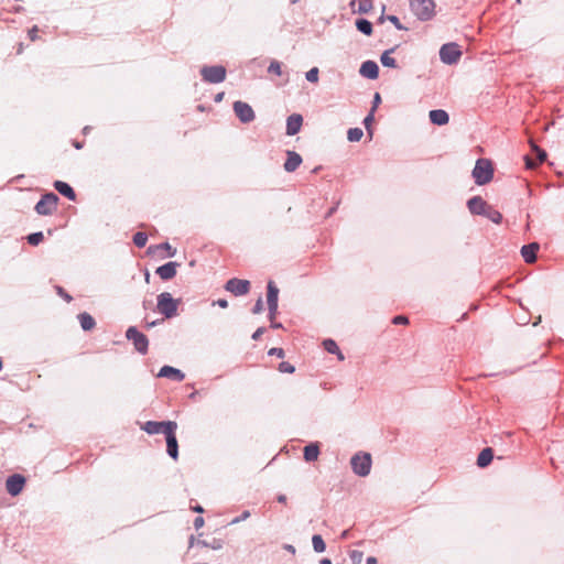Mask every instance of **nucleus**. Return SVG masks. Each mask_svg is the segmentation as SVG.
Segmentation results:
<instances>
[{"label": "nucleus", "mask_w": 564, "mask_h": 564, "mask_svg": "<svg viewBox=\"0 0 564 564\" xmlns=\"http://www.w3.org/2000/svg\"><path fill=\"white\" fill-rule=\"evenodd\" d=\"M350 466L354 471L359 477H366L371 471L372 459L371 455L366 452H358L350 458Z\"/></svg>", "instance_id": "nucleus-1"}, {"label": "nucleus", "mask_w": 564, "mask_h": 564, "mask_svg": "<svg viewBox=\"0 0 564 564\" xmlns=\"http://www.w3.org/2000/svg\"><path fill=\"white\" fill-rule=\"evenodd\" d=\"M180 300L173 299L171 293L163 292L158 295V311L165 317L172 318L177 315Z\"/></svg>", "instance_id": "nucleus-2"}, {"label": "nucleus", "mask_w": 564, "mask_h": 564, "mask_svg": "<svg viewBox=\"0 0 564 564\" xmlns=\"http://www.w3.org/2000/svg\"><path fill=\"white\" fill-rule=\"evenodd\" d=\"M494 169L491 163L488 160L479 159L475 167L473 170V177L475 183L478 185H484L488 183L492 178Z\"/></svg>", "instance_id": "nucleus-3"}, {"label": "nucleus", "mask_w": 564, "mask_h": 564, "mask_svg": "<svg viewBox=\"0 0 564 564\" xmlns=\"http://www.w3.org/2000/svg\"><path fill=\"white\" fill-rule=\"evenodd\" d=\"M410 7L413 14L422 21L430 20L434 14L433 0H410Z\"/></svg>", "instance_id": "nucleus-4"}, {"label": "nucleus", "mask_w": 564, "mask_h": 564, "mask_svg": "<svg viewBox=\"0 0 564 564\" xmlns=\"http://www.w3.org/2000/svg\"><path fill=\"white\" fill-rule=\"evenodd\" d=\"M226 68L221 65L203 66L200 75L204 82L209 84H219L226 79Z\"/></svg>", "instance_id": "nucleus-5"}, {"label": "nucleus", "mask_w": 564, "mask_h": 564, "mask_svg": "<svg viewBox=\"0 0 564 564\" xmlns=\"http://www.w3.org/2000/svg\"><path fill=\"white\" fill-rule=\"evenodd\" d=\"M58 196L52 192L46 193L35 205V212L39 215L47 216L52 215L57 207Z\"/></svg>", "instance_id": "nucleus-6"}, {"label": "nucleus", "mask_w": 564, "mask_h": 564, "mask_svg": "<svg viewBox=\"0 0 564 564\" xmlns=\"http://www.w3.org/2000/svg\"><path fill=\"white\" fill-rule=\"evenodd\" d=\"M141 429L150 435L160 434V433L166 435V433L170 430L177 429V423L174 421H163V422L148 421L141 426Z\"/></svg>", "instance_id": "nucleus-7"}, {"label": "nucleus", "mask_w": 564, "mask_h": 564, "mask_svg": "<svg viewBox=\"0 0 564 564\" xmlns=\"http://www.w3.org/2000/svg\"><path fill=\"white\" fill-rule=\"evenodd\" d=\"M462 56V51L456 43L444 44L440 50V58L444 64H456Z\"/></svg>", "instance_id": "nucleus-8"}, {"label": "nucleus", "mask_w": 564, "mask_h": 564, "mask_svg": "<svg viewBox=\"0 0 564 564\" xmlns=\"http://www.w3.org/2000/svg\"><path fill=\"white\" fill-rule=\"evenodd\" d=\"M126 337L127 339L132 340L137 351L143 355L147 354L149 340L144 334L137 329V327L130 326L126 332Z\"/></svg>", "instance_id": "nucleus-9"}, {"label": "nucleus", "mask_w": 564, "mask_h": 564, "mask_svg": "<svg viewBox=\"0 0 564 564\" xmlns=\"http://www.w3.org/2000/svg\"><path fill=\"white\" fill-rule=\"evenodd\" d=\"M279 289L274 282L270 281L267 286V303L269 307V318L273 321L278 314Z\"/></svg>", "instance_id": "nucleus-10"}, {"label": "nucleus", "mask_w": 564, "mask_h": 564, "mask_svg": "<svg viewBox=\"0 0 564 564\" xmlns=\"http://www.w3.org/2000/svg\"><path fill=\"white\" fill-rule=\"evenodd\" d=\"M234 111L242 123H249L256 117L252 107L240 100L234 102Z\"/></svg>", "instance_id": "nucleus-11"}, {"label": "nucleus", "mask_w": 564, "mask_h": 564, "mask_svg": "<svg viewBox=\"0 0 564 564\" xmlns=\"http://www.w3.org/2000/svg\"><path fill=\"white\" fill-rule=\"evenodd\" d=\"M225 289L236 296L245 295L249 292L250 282L234 278L227 281Z\"/></svg>", "instance_id": "nucleus-12"}, {"label": "nucleus", "mask_w": 564, "mask_h": 564, "mask_svg": "<svg viewBox=\"0 0 564 564\" xmlns=\"http://www.w3.org/2000/svg\"><path fill=\"white\" fill-rule=\"evenodd\" d=\"M25 484V478L19 474H14L10 477H8L6 481V489L7 491L15 497L23 490Z\"/></svg>", "instance_id": "nucleus-13"}, {"label": "nucleus", "mask_w": 564, "mask_h": 564, "mask_svg": "<svg viewBox=\"0 0 564 564\" xmlns=\"http://www.w3.org/2000/svg\"><path fill=\"white\" fill-rule=\"evenodd\" d=\"M359 74L368 79H377L379 76L378 64L373 61H366L359 68Z\"/></svg>", "instance_id": "nucleus-14"}, {"label": "nucleus", "mask_w": 564, "mask_h": 564, "mask_svg": "<svg viewBox=\"0 0 564 564\" xmlns=\"http://www.w3.org/2000/svg\"><path fill=\"white\" fill-rule=\"evenodd\" d=\"M488 206L489 205L487 204V202L484 200L480 196H474L469 198L467 202V207L469 212L474 215L484 216Z\"/></svg>", "instance_id": "nucleus-15"}, {"label": "nucleus", "mask_w": 564, "mask_h": 564, "mask_svg": "<svg viewBox=\"0 0 564 564\" xmlns=\"http://www.w3.org/2000/svg\"><path fill=\"white\" fill-rule=\"evenodd\" d=\"M158 377L167 378V379L181 382L184 380L185 375L177 368H174L172 366H163L160 369Z\"/></svg>", "instance_id": "nucleus-16"}, {"label": "nucleus", "mask_w": 564, "mask_h": 564, "mask_svg": "<svg viewBox=\"0 0 564 564\" xmlns=\"http://www.w3.org/2000/svg\"><path fill=\"white\" fill-rule=\"evenodd\" d=\"M303 117L299 113H293L286 119V134L295 135L302 127Z\"/></svg>", "instance_id": "nucleus-17"}, {"label": "nucleus", "mask_w": 564, "mask_h": 564, "mask_svg": "<svg viewBox=\"0 0 564 564\" xmlns=\"http://www.w3.org/2000/svg\"><path fill=\"white\" fill-rule=\"evenodd\" d=\"M178 265L177 262H167L156 269V274L162 280H171L175 276Z\"/></svg>", "instance_id": "nucleus-18"}, {"label": "nucleus", "mask_w": 564, "mask_h": 564, "mask_svg": "<svg viewBox=\"0 0 564 564\" xmlns=\"http://www.w3.org/2000/svg\"><path fill=\"white\" fill-rule=\"evenodd\" d=\"M175 431L176 430H170L166 433V435H165V438H166V451H167V454L173 459H176L177 456H178V445H177V440H176V436H175Z\"/></svg>", "instance_id": "nucleus-19"}, {"label": "nucleus", "mask_w": 564, "mask_h": 564, "mask_svg": "<svg viewBox=\"0 0 564 564\" xmlns=\"http://www.w3.org/2000/svg\"><path fill=\"white\" fill-rule=\"evenodd\" d=\"M302 163V158L294 151H288V159L284 163V170L286 172H294Z\"/></svg>", "instance_id": "nucleus-20"}, {"label": "nucleus", "mask_w": 564, "mask_h": 564, "mask_svg": "<svg viewBox=\"0 0 564 564\" xmlns=\"http://www.w3.org/2000/svg\"><path fill=\"white\" fill-rule=\"evenodd\" d=\"M539 250V245L536 242H532L525 245L521 248V256L524 261L528 263H533L536 260V251Z\"/></svg>", "instance_id": "nucleus-21"}, {"label": "nucleus", "mask_w": 564, "mask_h": 564, "mask_svg": "<svg viewBox=\"0 0 564 564\" xmlns=\"http://www.w3.org/2000/svg\"><path fill=\"white\" fill-rule=\"evenodd\" d=\"M429 118L436 126H444L448 122L449 116L445 110L435 109L429 112Z\"/></svg>", "instance_id": "nucleus-22"}, {"label": "nucleus", "mask_w": 564, "mask_h": 564, "mask_svg": "<svg viewBox=\"0 0 564 564\" xmlns=\"http://www.w3.org/2000/svg\"><path fill=\"white\" fill-rule=\"evenodd\" d=\"M54 188L62 194L63 196L67 197L70 200H75L76 194L70 185L63 181H55L54 182Z\"/></svg>", "instance_id": "nucleus-23"}, {"label": "nucleus", "mask_w": 564, "mask_h": 564, "mask_svg": "<svg viewBox=\"0 0 564 564\" xmlns=\"http://www.w3.org/2000/svg\"><path fill=\"white\" fill-rule=\"evenodd\" d=\"M319 455L318 443H310L304 447V459L306 462H315Z\"/></svg>", "instance_id": "nucleus-24"}, {"label": "nucleus", "mask_w": 564, "mask_h": 564, "mask_svg": "<svg viewBox=\"0 0 564 564\" xmlns=\"http://www.w3.org/2000/svg\"><path fill=\"white\" fill-rule=\"evenodd\" d=\"M78 319H79V323H80V327L85 332L91 330L96 326V322H95L94 317L90 314L86 313V312L80 313L78 315Z\"/></svg>", "instance_id": "nucleus-25"}, {"label": "nucleus", "mask_w": 564, "mask_h": 564, "mask_svg": "<svg viewBox=\"0 0 564 564\" xmlns=\"http://www.w3.org/2000/svg\"><path fill=\"white\" fill-rule=\"evenodd\" d=\"M494 458V452L490 447L484 448L477 458V465L479 467L488 466Z\"/></svg>", "instance_id": "nucleus-26"}, {"label": "nucleus", "mask_w": 564, "mask_h": 564, "mask_svg": "<svg viewBox=\"0 0 564 564\" xmlns=\"http://www.w3.org/2000/svg\"><path fill=\"white\" fill-rule=\"evenodd\" d=\"M323 346L327 352L335 354L338 356L339 360H344V355L340 352L337 344L333 339H325L323 341Z\"/></svg>", "instance_id": "nucleus-27"}, {"label": "nucleus", "mask_w": 564, "mask_h": 564, "mask_svg": "<svg viewBox=\"0 0 564 564\" xmlns=\"http://www.w3.org/2000/svg\"><path fill=\"white\" fill-rule=\"evenodd\" d=\"M355 24L359 32H361L365 35H371L372 24L370 21L366 19H357Z\"/></svg>", "instance_id": "nucleus-28"}, {"label": "nucleus", "mask_w": 564, "mask_h": 564, "mask_svg": "<svg viewBox=\"0 0 564 564\" xmlns=\"http://www.w3.org/2000/svg\"><path fill=\"white\" fill-rule=\"evenodd\" d=\"M394 51V48H390L384 51L380 56V62L386 67L395 68L397 62L393 57H391V53Z\"/></svg>", "instance_id": "nucleus-29"}, {"label": "nucleus", "mask_w": 564, "mask_h": 564, "mask_svg": "<svg viewBox=\"0 0 564 564\" xmlns=\"http://www.w3.org/2000/svg\"><path fill=\"white\" fill-rule=\"evenodd\" d=\"M484 216L495 224H500L502 220V215L490 205L487 207Z\"/></svg>", "instance_id": "nucleus-30"}, {"label": "nucleus", "mask_w": 564, "mask_h": 564, "mask_svg": "<svg viewBox=\"0 0 564 564\" xmlns=\"http://www.w3.org/2000/svg\"><path fill=\"white\" fill-rule=\"evenodd\" d=\"M313 549L316 553H323L326 549V544L321 535L315 534L312 538Z\"/></svg>", "instance_id": "nucleus-31"}, {"label": "nucleus", "mask_w": 564, "mask_h": 564, "mask_svg": "<svg viewBox=\"0 0 564 564\" xmlns=\"http://www.w3.org/2000/svg\"><path fill=\"white\" fill-rule=\"evenodd\" d=\"M364 135V131L360 128H350L347 131V139L350 142H357L359 141Z\"/></svg>", "instance_id": "nucleus-32"}, {"label": "nucleus", "mask_w": 564, "mask_h": 564, "mask_svg": "<svg viewBox=\"0 0 564 564\" xmlns=\"http://www.w3.org/2000/svg\"><path fill=\"white\" fill-rule=\"evenodd\" d=\"M148 241V236L145 232L138 231L133 236V242L137 247L142 248L145 246Z\"/></svg>", "instance_id": "nucleus-33"}, {"label": "nucleus", "mask_w": 564, "mask_h": 564, "mask_svg": "<svg viewBox=\"0 0 564 564\" xmlns=\"http://www.w3.org/2000/svg\"><path fill=\"white\" fill-rule=\"evenodd\" d=\"M318 74H319V70L317 67H313L311 68L310 70L306 72L305 74V78L307 82L310 83H317L318 82Z\"/></svg>", "instance_id": "nucleus-34"}, {"label": "nucleus", "mask_w": 564, "mask_h": 564, "mask_svg": "<svg viewBox=\"0 0 564 564\" xmlns=\"http://www.w3.org/2000/svg\"><path fill=\"white\" fill-rule=\"evenodd\" d=\"M43 232H33L28 236V242L32 246H37L43 240Z\"/></svg>", "instance_id": "nucleus-35"}, {"label": "nucleus", "mask_w": 564, "mask_h": 564, "mask_svg": "<svg viewBox=\"0 0 564 564\" xmlns=\"http://www.w3.org/2000/svg\"><path fill=\"white\" fill-rule=\"evenodd\" d=\"M531 148H532V151L535 153L538 161L540 163L544 162L546 159V152L544 150H542L541 148H539L533 142H531Z\"/></svg>", "instance_id": "nucleus-36"}, {"label": "nucleus", "mask_w": 564, "mask_h": 564, "mask_svg": "<svg viewBox=\"0 0 564 564\" xmlns=\"http://www.w3.org/2000/svg\"><path fill=\"white\" fill-rule=\"evenodd\" d=\"M268 72L278 76L282 75V64L278 61H272L268 67Z\"/></svg>", "instance_id": "nucleus-37"}, {"label": "nucleus", "mask_w": 564, "mask_h": 564, "mask_svg": "<svg viewBox=\"0 0 564 564\" xmlns=\"http://www.w3.org/2000/svg\"><path fill=\"white\" fill-rule=\"evenodd\" d=\"M373 113L375 112L370 111L369 115L364 119V124H365V128H366L370 139L372 138L371 124L375 120Z\"/></svg>", "instance_id": "nucleus-38"}, {"label": "nucleus", "mask_w": 564, "mask_h": 564, "mask_svg": "<svg viewBox=\"0 0 564 564\" xmlns=\"http://www.w3.org/2000/svg\"><path fill=\"white\" fill-rule=\"evenodd\" d=\"M349 557L352 564H360L364 560V553L358 550H352Z\"/></svg>", "instance_id": "nucleus-39"}, {"label": "nucleus", "mask_w": 564, "mask_h": 564, "mask_svg": "<svg viewBox=\"0 0 564 564\" xmlns=\"http://www.w3.org/2000/svg\"><path fill=\"white\" fill-rule=\"evenodd\" d=\"M279 370L281 372H284V373H293L295 368L294 366H292L291 364L289 362H285V361H282L280 365H279Z\"/></svg>", "instance_id": "nucleus-40"}, {"label": "nucleus", "mask_w": 564, "mask_h": 564, "mask_svg": "<svg viewBox=\"0 0 564 564\" xmlns=\"http://www.w3.org/2000/svg\"><path fill=\"white\" fill-rule=\"evenodd\" d=\"M155 248L166 250L170 257H174L176 253V249L172 248L169 242H163Z\"/></svg>", "instance_id": "nucleus-41"}, {"label": "nucleus", "mask_w": 564, "mask_h": 564, "mask_svg": "<svg viewBox=\"0 0 564 564\" xmlns=\"http://www.w3.org/2000/svg\"><path fill=\"white\" fill-rule=\"evenodd\" d=\"M250 517V512L248 510L243 511L239 517L232 519L230 521V524H237V523H240L245 520H247L248 518Z\"/></svg>", "instance_id": "nucleus-42"}, {"label": "nucleus", "mask_w": 564, "mask_h": 564, "mask_svg": "<svg viewBox=\"0 0 564 564\" xmlns=\"http://www.w3.org/2000/svg\"><path fill=\"white\" fill-rule=\"evenodd\" d=\"M263 311V301L259 297L252 308L253 314H260Z\"/></svg>", "instance_id": "nucleus-43"}, {"label": "nucleus", "mask_w": 564, "mask_h": 564, "mask_svg": "<svg viewBox=\"0 0 564 564\" xmlns=\"http://www.w3.org/2000/svg\"><path fill=\"white\" fill-rule=\"evenodd\" d=\"M268 354L270 356H276L279 358L284 357V350L282 348H271Z\"/></svg>", "instance_id": "nucleus-44"}, {"label": "nucleus", "mask_w": 564, "mask_h": 564, "mask_svg": "<svg viewBox=\"0 0 564 564\" xmlns=\"http://www.w3.org/2000/svg\"><path fill=\"white\" fill-rule=\"evenodd\" d=\"M387 19L394 24L398 30H403V25L400 23L399 19L395 15H388Z\"/></svg>", "instance_id": "nucleus-45"}, {"label": "nucleus", "mask_w": 564, "mask_h": 564, "mask_svg": "<svg viewBox=\"0 0 564 564\" xmlns=\"http://www.w3.org/2000/svg\"><path fill=\"white\" fill-rule=\"evenodd\" d=\"M370 8H371L370 0H365V1L360 2V4H359V11L364 12V13L368 12Z\"/></svg>", "instance_id": "nucleus-46"}, {"label": "nucleus", "mask_w": 564, "mask_h": 564, "mask_svg": "<svg viewBox=\"0 0 564 564\" xmlns=\"http://www.w3.org/2000/svg\"><path fill=\"white\" fill-rule=\"evenodd\" d=\"M380 102H381L380 94L376 93L375 96H373V102H372V108H371L372 112L376 111V109H377V107L379 106Z\"/></svg>", "instance_id": "nucleus-47"}, {"label": "nucleus", "mask_w": 564, "mask_h": 564, "mask_svg": "<svg viewBox=\"0 0 564 564\" xmlns=\"http://www.w3.org/2000/svg\"><path fill=\"white\" fill-rule=\"evenodd\" d=\"M37 26H33L30 31H29V37L31 41H35L37 39Z\"/></svg>", "instance_id": "nucleus-48"}, {"label": "nucleus", "mask_w": 564, "mask_h": 564, "mask_svg": "<svg viewBox=\"0 0 564 564\" xmlns=\"http://www.w3.org/2000/svg\"><path fill=\"white\" fill-rule=\"evenodd\" d=\"M408 317L399 315L393 318V324H406Z\"/></svg>", "instance_id": "nucleus-49"}, {"label": "nucleus", "mask_w": 564, "mask_h": 564, "mask_svg": "<svg viewBox=\"0 0 564 564\" xmlns=\"http://www.w3.org/2000/svg\"><path fill=\"white\" fill-rule=\"evenodd\" d=\"M264 333V328L263 327H259L253 334H252V339L253 340H258Z\"/></svg>", "instance_id": "nucleus-50"}, {"label": "nucleus", "mask_w": 564, "mask_h": 564, "mask_svg": "<svg viewBox=\"0 0 564 564\" xmlns=\"http://www.w3.org/2000/svg\"><path fill=\"white\" fill-rule=\"evenodd\" d=\"M204 519L202 517H197L195 520H194V527L196 530L200 529L203 525H204Z\"/></svg>", "instance_id": "nucleus-51"}, {"label": "nucleus", "mask_w": 564, "mask_h": 564, "mask_svg": "<svg viewBox=\"0 0 564 564\" xmlns=\"http://www.w3.org/2000/svg\"><path fill=\"white\" fill-rule=\"evenodd\" d=\"M214 305H218L221 308L228 307V301L225 299H219L216 302H214Z\"/></svg>", "instance_id": "nucleus-52"}, {"label": "nucleus", "mask_w": 564, "mask_h": 564, "mask_svg": "<svg viewBox=\"0 0 564 564\" xmlns=\"http://www.w3.org/2000/svg\"><path fill=\"white\" fill-rule=\"evenodd\" d=\"M525 164L528 169H534L536 166V162H534L531 158L525 156Z\"/></svg>", "instance_id": "nucleus-53"}, {"label": "nucleus", "mask_w": 564, "mask_h": 564, "mask_svg": "<svg viewBox=\"0 0 564 564\" xmlns=\"http://www.w3.org/2000/svg\"><path fill=\"white\" fill-rule=\"evenodd\" d=\"M366 564H378V561H377V558H376V557H373V556H369V557H367V560H366Z\"/></svg>", "instance_id": "nucleus-54"}, {"label": "nucleus", "mask_w": 564, "mask_h": 564, "mask_svg": "<svg viewBox=\"0 0 564 564\" xmlns=\"http://www.w3.org/2000/svg\"><path fill=\"white\" fill-rule=\"evenodd\" d=\"M224 96H225V93H218L216 96H215V101L216 102H220L223 99H224Z\"/></svg>", "instance_id": "nucleus-55"}, {"label": "nucleus", "mask_w": 564, "mask_h": 564, "mask_svg": "<svg viewBox=\"0 0 564 564\" xmlns=\"http://www.w3.org/2000/svg\"><path fill=\"white\" fill-rule=\"evenodd\" d=\"M194 512H197V513H203L204 512V509L202 506L197 505L195 507L192 508Z\"/></svg>", "instance_id": "nucleus-56"}, {"label": "nucleus", "mask_w": 564, "mask_h": 564, "mask_svg": "<svg viewBox=\"0 0 564 564\" xmlns=\"http://www.w3.org/2000/svg\"><path fill=\"white\" fill-rule=\"evenodd\" d=\"M284 549H285L286 551L291 552V553H295V547H294L293 545H291V544H286V545L284 546Z\"/></svg>", "instance_id": "nucleus-57"}, {"label": "nucleus", "mask_w": 564, "mask_h": 564, "mask_svg": "<svg viewBox=\"0 0 564 564\" xmlns=\"http://www.w3.org/2000/svg\"><path fill=\"white\" fill-rule=\"evenodd\" d=\"M278 501L284 503L286 501V497L284 495L278 496Z\"/></svg>", "instance_id": "nucleus-58"}, {"label": "nucleus", "mask_w": 564, "mask_h": 564, "mask_svg": "<svg viewBox=\"0 0 564 564\" xmlns=\"http://www.w3.org/2000/svg\"><path fill=\"white\" fill-rule=\"evenodd\" d=\"M271 322H272L271 323V327H273V328H281L282 327L281 323H276V322H273V321H271Z\"/></svg>", "instance_id": "nucleus-59"}, {"label": "nucleus", "mask_w": 564, "mask_h": 564, "mask_svg": "<svg viewBox=\"0 0 564 564\" xmlns=\"http://www.w3.org/2000/svg\"><path fill=\"white\" fill-rule=\"evenodd\" d=\"M73 144H74V147H75L77 150H79V149H82V148H83V143H82V142L75 141Z\"/></svg>", "instance_id": "nucleus-60"}, {"label": "nucleus", "mask_w": 564, "mask_h": 564, "mask_svg": "<svg viewBox=\"0 0 564 564\" xmlns=\"http://www.w3.org/2000/svg\"><path fill=\"white\" fill-rule=\"evenodd\" d=\"M160 323V321H153L151 323L148 324V327H154L156 326L158 324Z\"/></svg>", "instance_id": "nucleus-61"}, {"label": "nucleus", "mask_w": 564, "mask_h": 564, "mask_svg": "<svg viewBox=\"0 0 564 564\" xmlns=\"http://www.w3.org/2000/svg\"><path fill=\"white\" fill-rule=\"evenodd\" d=\"M321 564H332V561H330V560H328V558H323V560L321 561Z\"/></svg>", "instance_id": "nucleus-62"}, {"label": "nucleus", "mask_w": 564, "mask_h": 564, "mask_svg": "<svg viewBox=\"0 0 564 564\" xmlns=\"http://www.w3.org/2000/svg\"><path fill=\"white\" fill-rule=\"evenodd\" d=\"M90 130V127L86 126L84 129H83V133L84 134H87Z\"/></svg>", "instance_id": "nucleus-63"}, {"label": "nucleus", "mask_w": 564, "mask_h": 564, "mask_svg": "<svg viewBox=\"0 0 564 564\" xmlns=\"http://www.w3.org/2000/svg\"><path fill=\"white\" fill-rule=\"evenodd\" d=\"M212 547H213L214 550H218V549H220V547H221V545L218 543V544H214Z\"/></svg>", "instance_id": "nucleus-64"}]
</instances>
